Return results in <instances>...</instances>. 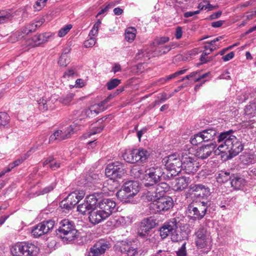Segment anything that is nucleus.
Returning a JSON list of instances; mask_svg holds the SVG:
<instances>
[{"mask_svg": "<svg viewBox=\"0 0 256 256\" xmlns=\"http://www.w3.org/2000/svg\"><path fill=\"white\" fill-rule=\"evenodd\" d=\"M96 39L93 37L90 38L84 42V46L86 48H90L94 46L96 44Z\"/></svg>", "mask_w": 256, "mask_h": 256, "instance_id": "5fc2aeb1", "label": "nucleus"}, {"mask_svg": "<svg viewBox=\"0 0 256 256\" xmlns=\"http://www.w3.org/2000/svg\"><path fill=\"white\" fill-rule=\"evenodd\" d=\"M84 192L83 191H74L70 194L67 198L68 201H70L74 207L82 199L84 196Z\"/></svg>", "mask_w": 256, "mask_h": 256, "instance_id": "393cba45", "label": "nucleus"}, {"mask_svg": "<svg viewBox=\"0 0 256 256\" xmlns=\"http://www.w3.org/2000/svg\"><path fill=\"white\" fill-rule=\"evenodd\" d=\"M120 83V80L118 78L112 79L107 84V88L108 90H111L116 87Z\"/></svg>", "mask_w": 256, "mask_h": 256, "instance_id": "c03bdc74", "label": "nucleus"}, {"mask_svg": "<svg viewBox=\"0 0 256 256\" xmlns=\"http://www.w3.org/2000/svg\"><path fill=\"white\" fill-rule=\"evenodd\" d=\"M10 13L7 12H0V24L4 23L8 21L11 18Z\"/></svg>", "mask_w": 256, "mask_h": 256, "instance_id": "49530a36", "label": "nucleus"}, {"mask_svg": "<svg viewBox=\"0 0 256 256\" xmlns=\"http://www.w3.org/2000/svg\"><path fill=\"white\" fill-rule=\"evenodd\" d=\"M136 30L134 28H129L125 32V38L128 42H132L136 38Z\"/></svg>", "mask_w": 256, "mask_h": 256, "instance_id": "f704fd0d", "label": "nucleus"}, {"mask_svg": "<svg viewBox=\"0 0 256 256\" xmlns=\"http://www.w3.org/2000/svg\"><path fill=\"white\" fill-rule=\"evenodd\" d=\"M38 251L37 246L28 242L16 244L11 248L13 256H34L36 254Z\"/></svg>", "mask_w": 256, "mask_h": 256, "instance_id": "0eeeda50", "label": "nucleus"}, {"mask_svg": "<svg viewBox=\"0 0 256 256\" xmlns=\"http://www.w3.org/2000/svg\"><path fill=\"white\" fill-rule=\"evenodd\" d=\"M144 171L138 167L133 168L130 170V174L136 178H140L144 176Z\"/></svg>", "mask_w": 256, "mask_h": 256, "instance_id": "4c0bfd02", "label": "nucleus"}, {"mask_svg": "<svg viewBox=\"0 0 256 256\" xmlns=\"http://www.w3.org/2000/svg\"><path fill=\"white\" fill-rule=\"evenodd\" d=\"M195 242L198 248H204L206 251L211 249L212 238L210 233L206 228L200 226L195 232Z\"/></svg>", "mask_w": 256, "mask_h": 256, "instance_id": "423d86ee", "label": "nucleus"}, {"mask_svg": "<svg viewBox=\"0 0 256 256\" xmlns=\"http://www.w3.org/2000/svg\"><path fill=\"white\" fill-rule=\"evenodd\" d=\"M120 250L122 253L126 254L128 256H134L137 252L136 248L128 243L122 244L120 247Z\"/></svg>", "mask_w": 256, "mask_h": 256, "instance_id": "2f4dec72", "label": "nucleus"}, {"mask_svg": "<svg viewBox=\"0 0 256 256\" xmlns=\"http://www.w3.org/2000/svg\"><path fill=\"white\" fill-rule=\"evenodd\" d=\"M232 133V130L220 133L218 136L216 144L220 152L228 154L231 158L238 155L244 148L241 142Z\"/></svg>", "mask_w": 256, "mask_h": 256, "instance_id": "f257e3e1", "label": "nucleus"}, {"mask_svg": "<svg viewBox=\"0 0 256 256\" xmlns=\"http://www.w3.org/2000/svg\"><path fill=\"white\" fill-rule=\"evenodd\" d=\"M124 165L118 162L109 164L105 170L106 175L110 178V182L116 183L114 180L122 178L126 172Z\"/></svg>", "mask_w": 256, "mask_h": 256, "instance_id": "9b49d317", "label": "nucleus"}, {"mask_svg": "<svg viewBox=\"0 0 256 256\" xmlns=\"http://www.w3.org/2000/svg\"><path fill=\"white\" fill-rule=\"evenodd\" d=\"M60 205L62 208L66 210H70L74 208V206L70 201H68L67 197L60 202Z\"/></svg>", "mask_w": 256, "mask_h": 256, "instance_id": "37998d69", "label": "nucleus"}, {"mask_svg": "<svg viewBox=\"0 0 256 256\" xmlns=\"http://www.w3.org/2000/svg\"><path fill=\"white\" fill-rule=\"evenodd\" d=\"M195 200L194 202L188 206V210L194 219L201 220L206 215L208 208L212 204V202L210 200Z\"/></svg>", "mask_w": 256, "mask_h": 256, "instance_id": "1a4fd4ad", "label": "nucleus"}, {"mask_svg": "<svg viewBox=\"0 0 256 256\" xmlns=\"http://www.w3.org/2000/svg\"><path fill=\"white\" fill-rule=\"evenodd\" d=\"M156 224V220L154 218L150 216L144 218L140 223L138 235L142 238L146 237L150 230L154 228Z\"/></svg>", "mask_w": 256, "mask_h": 256, "instance_id": "f3484780", "label": "nucleus"}, {"mask_svg": "<svg viewBox=\"0 0 256 256\" xmlns=\"http://www.w3.org/2000/svg\"><path fill=\"white\" fill-rule=\"evenodd\" d=\"M170 238L173 242H178L182 240L181 235L178 234L177 230L174 232L172 233Z\"/></svg>", "mask_w": 256, "mask_h": 256, "instance_id": "3c124183", "label": "nucleus"}, {"mask_svg": "<svg viewBox=\"0 0 256 256\" xmlns=\"http://www.w3.org/2000/svg\"><path fill=\"white\" fill-rule=\"evenodd\" d=\"M186 242L182 244L181 247L176 252V256H187L186 250Z\"/></svg>", "mask_w": 256, "mask_h": 256, "instance_id": "8fccbe9b", "label": "nucleus"}, {"mask_svg": "<svg viewBox=\"0 0 256 256\" xmlns=\"http://www.w3.org/2000/svg\"><path fill=\"white\" fill-rule=\"evenodd\" d=\"M230 180L232 186L236 190L240 189L245 184L244 179L238 174H232Z\"/></svg>", "mask_w": 256, "mask_h": 256, "instance_id": "a878e982", "label": "nucleus"}, {"mask_svg": "<svg viewBox=\"0 0 256 256\" xmlns=\"http://www.w3.org/2000/svg\"><path fill=\"white\" fill-rule=\"evenodd\" d=\"M174 45L173 44L166 45L162 48H161L162 50H160V52L162 54H166L170 50L174 48Z\"/></svg>", "mask_w": 256, "mask_h": 256, "instance_id": "6e6d98bb", "label": "nucleus"}, {"mask_svg": "<svg viewBox=\"0 0 256 256\" xmlns=\"http://www.w3.org/2000/svg\"><path fill=\"white\" fill-rule=\"evenodd\" d=\"M26 160V156H22L20 158L17 159L13 162L10 164L8 166L10 167V168L12 170L14 167L20 165Z\"/></svg>", "mask_w": 256, "mask_h": 256, "instance_id": "09e8293b", "label": "nucleus"}, {"mask_svg": "<svg viewBox=\"0 0 256 256\" xmlns=\"http://www.w3.org/2000/svg\"><path fill=\"white\" fill-rule=\"evenodd\" d=\"M190 182V178L186 176H182L176 180V184L174 186V190L180 192L184 190Z\"/></svg>", "mask_w": 256, "mask_h": 256, "instance_id": "b1692460", "label": "nucleus"}, {"mask_svg": "<svg viewBox=\"0 0 256 256\" xmlns=\"http://www.w3.org/2000/svg\"><path fill=\"white\" fill-rule=\"evenodd\" d=\"M216 141L210 144L202 146L199 148L196 154V156L201 159H205L208 157L216 146Z\"/></svg>", "mask_w": 256, "mask_h": 256, "instance_id": "aec40b11", "label": "nucleus"}, {"mask_svg": "<svg viewBox=\"0 0 256 256\" xmlns=\"http://www.w3.org/2000/svg\"><path fill=\"white\" fill-rule=\"evenodd\" d=\"M110 101L108 100H107V98H105L104 100L102 101L99 104H96V106H98V109L100 110V111L103 110L102 107L108 103V102Z\"/></svg>", "mask_w": 256, "mask_h": 256, "instance_id": "69168bd1", "label": "nucleus"}, {"mask_svg": "<svg viewBox=\"0 0 256 256\" xmlns=\"http://www.w3.org/2000/svg\"><path fill=\"white\" fill-rule=\"evenodd\" d=\"M163 176L164 179H170L168 175L164 176V172L162 166H154L150 167L146 171L145 178L146 182L144 184L146 186H154L158 183Z\"/></svg>", "mask_w": 256, "mask_h": 256, "instance_id": "39448f33", "label": "nucleus"}, {"mask_svg": "<svg viewBox=\"0 0 256 256\" xmlns=\"http://www.w3.org/2000/svg\"><path fill=\"white\" fill-rule=\"evenodd\" d=\"M46 2H43V0H38L36 2V5L34 6V8L39 10L45 6Z\"/></svg>", "mask_w": 256, "mask_h": 256, "instance_id": "4d7b16f0", "label": "nucleus"}, {"mask_svg": "<svg viewBox=\"0 0 256 256\" xmlns=\"http://www.w3.org/2000/svg\"><path fill=\"white\" fill-rule=\"evenodd\" d=\"M224 20H218L216 22H214L212 23V26L214 28H220L224 23Z\"/></svg>", "mask_w": 256, "mask_h": 256, "instance_id": "0e129e2a", "label": "nucleus"}, {"mask_svg": "<svg viewBox=\"0 0 256 256\" xmlns=\"http://www.w3.org/2000/svg\"><path fill=\"white\" fill-rule=\"evenodd\" d=\"M10 118L6 112H0V128L7 126L10 122Z\"/></svg>", "mask_w": 256, "mask_h": 256, "instance_id": "72a5a7b5", "label": "nucleus"}, {"mask_svg": "<svg viewBox=\"0 0 256 256\" xmlns=\"http://www.w3.org/2000/svg\"><path fill=\"white\" fill-rule=\"evenodd\" d=\"M48 164L49 167L52 170H58L60 166V163L56 160L53 156L48 158L43 162V166H46Z\"/></svg>", "mask_w": 256, "mask_h": 256, "instance_id": "c85d7f7f", "label": "nucleus"}, {"mask_svg": "<svg viewBox=\"0 0 256 256\" xmlns=\"http://www.w3.org/2000/svg\"><path fill=\"white\" fill-rule=\"evenodd\" d=\"M106 214L100 209H93L88 212L90 222L94 224H98L108 218Z\"/></svg>", "mask_w": 256, "mask_h": 256, "instance_id": "412c9836", "label": "nucleus"}, {"mask_svg": "<svg viewBox=\"0 0 256 256\" xmlns=\"http://www.w3.org/2000/svg\"><path fill=\"white\" fill-rule=\"evenodd\" d=\"M179 221L176 218H172L164 222L160 228V236L164 239L169 236H171L172 232H174L178 228Z\"/></svg>", "mask_w": 256, "mask_h": 256, "instance_id": "dca6fc26", "label": "nucleus"}, {"mask_svg": "<svg viewBox=\"0 0 256 256\" xmlns=\"http://www.w3.org/2000/svg\"><path fill=\"white\" fill-rule=\"evenodd\" d=\"M60 226L56 232L64 242H70L78 236V231L76 228L73 222L64 219L60 222Z\"/></svg>", "mask_w": 256, "mask_h": 256, "instance_id": "f03ea898", "label": "nucleus"}, {"mask_svg": "<svg viewBox=\"0 0 256 256\" xmlns=\"http://www.w3.org/2000/svg\"><path fill=\"white\" fill-rule=\"evenodd\" d=\"M48 102L44 99L40 100L38 102V108L42 112L48 110Z\"/></svg>", "mask_w": 256, "mask_h": 256, "instance_id": "a18cd8bd", "label": "nucleus"}, {"mask_svg": "<svg viewBox=\"0 0 256 256\" xmlns=\"http://www.w3.org/2000/svg\"><path fill=\"white\" fill-rule=\"evenodd\" d=\"M144 199L146 200L148 202H155L157 200V198H158V196L157 195L154 190L148 191L146 192L143 196Z\"/></svg>", "mask_w": 256, "mask_h": 256, "instance_id": "e433bc0d", "label": "nucleus"}, {"mask_svg": "<svg viewBox=\"0 0 256 256\" xmlns=\"http://www.w3.org/2000/svg\"><path fill=\"white\" fill-rule=\"evenodd\" d=\"M182 28L180 26H178L176 28V30L175 36L176 39L178 40L182 36Z\"/></svg>", "mask_w": 256, "mask_h": 256, "instance_id": "680f3d73", "label": "nucleus"}, {"mask_svg": "<svg viewBox=\"0 0 256 256\" xmlns=\"http://www.w3.org/2000/svg\"><path fill=\"white\" fill-rule=\"evenodd\" d=\"M147 54L148 53L146 52V50H138V53L136 54V58L137 60L140 59L143 57H144L145 55L146 54Z\"/></svg>", "mask_w": 256, "mask_h": 256, "instance_id": "bf43d9fd", "label": "nucleus"}, {"mask_svg": "<svg viewBox=\"0 0 256 256\" xmlns=\"http://www.w3.org/2000/svg\"><path fill=\"white\" fill-rule=\"evenodd\" d=\"M72 28V24H67L65 26L64 28H62L59 31L58 33V35L60 37H63L65 35H66L68 32Z\"/></svg>", "mask_w": 256, "mask_h": 256, "instance_id": "de8ad7c7", "label": "nucleus"}, {"mask_svg": "<svg viewBox=\"0 0 256 256\" xmlns=\"http://www.w3.org/2000/svg\"><path fill=\"white\" fill-rule=\"evenodd\" d=\"M75 72L74 70L72 69H70L64 72V74L63 75V77L64 78H68L70 76H73Z\"/></svg>", "mask_w": 256, "mask_h": 256, "instance_id": "052dcab7", "label": "nucleus"}, {"mask_svg": "<svg viewBox=\"0 0 256 256\" xmlns=\"http://www.w3.org/2000/svg\"><path fill=\"white\" fill-rule=\"evenodd\" d=\"M98 106L96 104L92 106L90 108L86 109L82 112L83 116L88 118H92L96 116L100 112Z\"/></svg>", "mask_w": 256, "mask_h": 256, "instance_id": "c756f323", "label": "nucleus"}, {"mask_svg": "<svg viewBox=\"0 0 256 256\" xmlns=\"http://www.w3.org/2000/svg\"><path fill=\"white\" fill-rule=\"evenodd\" d=\"M162 162L170 174V177L177 176L182 170V158L176 153L164 157Z\"/></svg>", "mask_w": 256, "mask_h": 256, "instance_id": "7ed1b4c3", "label": "nucleus"}, {"mask_svg": "<svg viewBox=\"0 0 256 256\" xmlns=\"http://www.w3.org/2000/svg\"><path fill=\"white\" fill-rule=\"evenodd\" d=\"M53 189H54V187L52 186H47V187L44 188L42 190V191L40 192V194H47V193L49 192H50L52 191V190H53Z\"/></svg>", "mask_w": 256, "mask_h": 256, "instance_id": "774afa93", "label": "nucleus"}, {"mask_svg": "<svg viewBox=\"0 0 256 256\" xmlns=\"http://www.w3.org/2000/svg\"><path fill=\"white\" fill-rule=\"evenodd\" d=\"M207 56L208 55H204V54H202L200 58V60L202 62V64H206L208 62H211L216 56Z\"/></svg>", "mask_w": 256, "mask_h": 256, "instance_id": "864d4df0", "label": "nucleus"}, {"mask_svg": "<svg viewBox=\"0 0 256 256\" xmlns=\"http://www.w3.org/2000/svg\"><path fill=\"white\" fill-rule=\"evenodd\" d=\"M77 210L82 214H86V212L90 210H92V209L90 207L88 203L84 200V203L80 204L78 206Z\"/></svg>", "mask_w": 256, "mask_h": 256, "instance_id": "58836bf2", "label": "nucleus"}, {"mask_svg": "<svg viewBox=\"0 0 256 256\" xmlns=\"http://www.w3.org/2000/svg\"><path fill=\"white\" fill-rule=\"evenodd\" d=\"M182 170L184 173L192 174L195 173L199 167L196 156L192 154H184L182 156Z\"/></svg>", "mask_w": 256, "mask_h": 256, "instance_id": "4468645a", "label": "nucleus"}, {"mask_svg": "<svg viewBox=\"0 0 256 256\" xmlns=\"http://www.w3.org/2000/svg\"><path fill=\"white\" fill-rule=\"evenodd\" d=\"M104 194L102 192H94L92 194L87 196L85 198V201L89 205L92 210L96 207L99 208V203L101 202Z\"/></svg>", "mask_w": 256, "mask_h": 256, "instance_id": "4be33fe9", "label": "nucleus"}, {"mask_svg": "<svg viewBox=\"0 0 256 256\" xmlns=\"http://www.w3.org/2000/svg\"><path fill=\"white\" fill-rule=\"evenodd\" d=\"M139 190V183L137 181L130 180L124 184L122 189L116 192V195L121 201L127 202V199L134 197Z\"/></svg>", "mask_w": 256, "mask_h": 256, "instance_id": "20e7f679", "label": "nucleus"}, {"mask_svg": "<svg viewBox=\"0 0 256 256\" xmlns=\"http://www.w3.org/2000/svg\"><path fill=\"white\" fill-rule=\"evenodd\" d=\"M150 153L144 149H135L127 150L123 154L124 160L130 163H135L138 162H144L148 158Z\"/></svg>", "mask_w": 256, "mask_h": 256, "instance_id": "f8f14e48", "label": "nucleus"}, {"mask_svg": "<svg viewBox=\"0 0 256 256\" xmlns=\"http://www.w3.org/2000/svg\"><path fill=\"white\" fill-rule=\"evenodd\" d=\"M189 192L194 195L195 200H210L209 199L210 195V189L204 184H192L189 187Z\"/></svg>", "mask_w": 256, "mask_h": 256, "instance_id": "ddd939ff", "label": "nucleus"}, {"mask_svg": "<svg viewBox=\"0 0 256 256\" xmlns=\"http://www.w3.org/2000/svg\"><path fill=\"white\" fill-rule=\"evenodd\" d=\"M173 200L170 197L160 196L150 204L149 209L151 213L156 214L169 210L173 207Z\"/></svg>", "mask_w": 256, "mask_h": 256, "instance_id": "9d476101", "label": "nucleus"}, {"mask_svg": "<svg viewBox=\"0 0 256 256\" xmlns=\"http://www.w3.org/2000/svg\"><path fill=\"white\" fill-rule=\"evenodd\" d=\"M74 96V94H68L66 96L60 97L59 99V102L64 105H68L72 100Z\"/></svg>", "mask_w": 256, "mask_h": 256, "instance_id": "ea45409f", "label": "nucleus"}, {"mask_svg": "<svg viewBox=\"0 0 256 256\" xmlns=\"http://www.w3.org/2000/svg\"><path fill=\"white\" fill-rule=\"evenodd\" d=\"M170 189L169 185L164 182L160 183L156 185L154 191L158 197L164 196L163 195L165 192H168Z\"/></svg>", "mask_w": 256, "mask_h": 256, "instance_id": "7c9ffc66", "label": "nucleus"}, {"mask_svg": "<svg viewBox=\"0 0 256 256\" xmlns=\"http://www.w3.org/2000/svg\"><path fill=\"white\" fill-rule=\"evenodd\" d=\"M169 40V38L168 37H162L160 38V39L156 40V44L158 45H160L166 43Z\"/></svg>", "mask_w": 256, "mask_h": 256, "instance_id": "e2e57ef3", "label": "nucleus"}, {"mask_svg": "<svg viewBox=\"0 0 256 256\" xmlns=\"http://www.w3.org/2000/svg\"><path fill=\"white\" fill-rule=\"evenodd\" d=\"M203 142H204V138L201 132L194 134L190 138V142L194 146H196Z\"/></svg>", "mask_w": 256, "mask_h": 256, "instance_id": "c9c22d12", "label": "nucleus"}, {"mask_svg": "<svg viewBox=\"0 0 256 256\" xmlns=\"http://www.w3.org/2000/svg\"><path fill=\"white\" fill-rule=\"evenodd\" d=\"M202 136L204 138V142L212 141L214 142V140L218 136V132L216 128H209L201 131Z\"/></svg>", "mask_w": 256, "mask_h": 256, "instance_id": "5701e85b", "label": "nucleus"}, {"mask_svg": "<svg viewBox=\"0 0 256 256\" xmlns=\"http://www.w3.org/2000/svg\"><path fill=\"white\" fill-rule=\"evenodd\" d=\"M108 248V244L104 240H100L90 248L88 256H99L104 254Z\"/></svg>", "mask_w": 256, "mask_h": 256, "instance_id": "6ab92c4d", "label": "nucleus"}, {"mask_svg": "<svg viewBox=\"0 0 256 256\" xmlns=\"http://www.w3.org/2000/svg\"><path fill=\"white\" fill-rule=\"evenodd\" d=\"M82 122V118L76 120L73 122L72 124L68 127L64 132L61 130L55 132L50 136V141L52 142L54 140L61 141L70 138L74 132L80 130V128L78 127L83 126V122Z\"/></svg>", "mask_w": 256, "mask_h": 256, "instance_id": "6e6552de", "label": "nucleus"}, {"mask_svg": "<svg viewBox=\"0 0 256 256\" xmlns=\"http://www.w3.org/2000/svg\"><path fill=\"white\" fill-rule=\"evenodd\" d=\"M99 208L106 213L108 217L112 213L116 211V203L111 198L102 197L101 202L99 203Z\"/></svg>", "mask_w": 256, "mask_h": 256, "instance_id": "a211bd4d", "label": "nucleus"}, {"mask_svg": "<svg viewBox=\"0 0 256 256\" xmlns=\"http://www.w3.org/2000/svg\"><path fill=\"white\" fill-rule=\"evenodd\" d=\"M240 162L243 164H250L256 162V156L252 153H243L240 156Z\"/></svg>", "mask_w": 256, "mask_h": 256, "instance_id": "bb28decb", "label": "nucleus"}, {"mask_svg": "<svg viewBox=\"0 0 256 256\" xmlns=\"http://www.w3.org/2000/svg\"><path fill=\"white\" fill-rule=\"evenodd\" d=\"M70 62V58L67 54H62L58 62L62 66H66Z\"/></svg>", "mask_w": 256, "mask_h": 256, "instance_id": "79ce46f5", "label": "nucleus"}, {"mask_svg": "<svg viewBox=\"0 0 256 256\" xmlns=\"http://www.w3.org/2000/svg\"><path fill=\"white\" fill-rule=\"evenodd\" d=\"M234 56V53L233 52H230L226 56L222 57V59L224 62H227L232 59Z\"/></svg>", "mask_w": 256, "mask_h": 256, "instance_id": "13d9d810", "label": "nucleus"}, {"mask_svg": "<svg viewBox=\"0 0 256 256\" xmlns=\"http://www.w3.org/2000/svg\"><path fill=\"white\" fill-rule=\"evenodd\" d=\"M54 226V222L52 220L44 221L34 227L32 234L34 238H38L46 234L51 230Z\"/></svg>", "mask_w": 256, "mask_h": 256, "instance_id": "2eb2a0df", "label": "nucleus"}, {"mask_svg": "<svg viewBox=\"0 0 256 256\" xmlns=\"http://www.w3.org/2000/svg\"><path fill=\"white\" fill-rule=\"evenodd\" d=\"M51 36L52 34L50 33L45 32L34 36L32 40L35 46H38L47 42Z\"/></svg>", "mask_w": 256, "mask_h": 256, "instance_id": "cd10ccee", "label": "nucleus"}, {"mask_svg": "<svg viewBox=\"0 0 256 256\" xmlns=\"http://www.w3.org/2000/svg\"><path fill=\"white\" fill-rule=\"evenodd\" d=\"M186 70H180L178 72H176L173 74H170V75L167 76L166 77V80H167L168 81L172 79H173L179 75L182 74H184L186 72Z\"/></svg>", "mask_w": 256, "mask_h": 256, "instance_id": "603ef678", "label": "nucleus"}, {"mask_svg": "<svg viewBox=\"0 0 256 256\" xmlns=\"http://www.w3.org/2000/svg\"><path fill=\"white\" fill-rule=\"evenodd\" d=\"M147 130H148L147 128H143L142 130H138V132L137 136H138L140 141V138H141V137L146 132Z\"/></svg>", "mask_w": 256, "mask_h": 256, "instance_id": "338daca9", "label": "nucleus"}, {"mask_svg": "<svg viewBox=\"0 0 256 256\" xmlns=\"http://www.w3.org/2000/svg\"><path fill=\"white\" fill-rule=\"evenodd\" d=\"M244 110L247 114L254 113L256 111V100L254 102H250L249 105L246 106Z\"/></svg>", "mask_w": 256, "mask_h": 256, "instance_id": "a19ab883", "label": "nucleus"}, {"mask_svg": "<svg viewBox=\"0 0 256 256\" xmlns=\"http://www.w3.org/2000/svg\"><path fill=\"white\" fill-rule=\"evenodd\" d=\"M232 176L230 172L220 171L216 176V180L218 182H225L230 180Z\"/></svg>", "mask_w": 256, "mask_h": 256, "instance_id": "473e14b6", "label": "nucleus"}]
</instances>
